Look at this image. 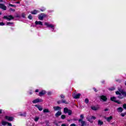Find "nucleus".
Here are the masks:
<instances>
[{"label": "nucleus", "instance_id": "9b49d317", "mask_svg": "<svg viewBox=\"0 0 126 126\" xmlns=\"http://www.w3.org/2000/svg\"><path fill=\"white\" fill-rule=\"evenodd\" d=\"M44 25L47 26V27H50L51 28H54L55 26L53 25L50 24L48 23L45 22Z\"/></svg>", "mask_w": 126, "mask_h": 126}, {"label": "nucleus", "instance_id": "5701e85b", "mask_svg": "<svg viewBox=\"0 0 126 126\" xmlns=\"http://www.w3.org/2000/svg\"><path fill=\"white\" fill-rule=\"evenodd\" d=\"M103 124H104V123L102 121H101V120H98V125H99V126H102Z\"/></svg>", "mask_w": 126, "mask_h": 126}, {"label": "nucleus", "instance_id": "412c9836", "mask_svg": "<svg viewBox=\"0 0 126 126\" xmlns=\"http://www.w3.org/2000/svg\"><path fill=\"white\" fill-rule=\"evenodd\" d=\"M38 12H39V11L34 10L33 11H32L31 12V13H32V14H37L38 13Z\"/></svg>", "mask_w": 126, "mask_h": 126}, {"label": "nucleus", "instance_id": "09e8293b", "mask_svg": "<svg viewBox=\"0 0 126 126\" xmlns=\"http://www.w3.org/2000/svg\"><path fill=\"white\" fill-rule=\"evenodd\" d=\"M1 112H2V110L1 109H0V114H1Z\"/></svg>", "mask_w": 126, "mask_h": 126}, {"label": "nucleus", "instance_id": "6e6552de", "mask_svg": "<svg viewBox=\"0 0 126 126\" xmlns=\"http://www.w3.org/2000/svg\"><path fill=\"white\" fill-rule=\"evenodd\" d=\"M3 18L4 19H7V20H12V19H13V17H12V16H11V15H9V16H4V17H3Z\"/></svg>", "mask_w": 126, "mask_h": 126}, {"label": "nucleus", "instance_id": "9d476101", "mask_svg": "<svg viewBox=\"0 0 126 126\" xmlns=\"http://www.w3.org/2000/svg\"><path fill=\"white\" fill-rule=\"evenodd\" d=\"M0 8L3 9V10H6L7 7L4 4L0 3Z\"/></svg>", "mask_w": 126, "mask_h": 126}, {"label": "nucleus", "instance_id": "3c124183", "mask_svg": "<svg viewBox=\"0 0 126 126\" xmlns=\"http://www.w3.org/2000/svg\"><path fill=\"white\" fill-rule=\"evenodd\" d=\"M0 2H2V0H0Z\"/></svg>", "mask_w": 126, "mask_h": 126}, {"label": "nucleus", "instance_id": "473e14b6", "mask_svg": "<svg viewBox=\"0 0 126 126\" xmlns=\"http://www.w3.org/2000/svg\"><path fill=\"white\" fill-rule=\"evenodd\" d=\"M9 5L10 6H12L13 7H16V6H15V5L11 4H9Z\"/></svg>", "mask_w": 126, "mask_h": 126}, {"label": "nucleus", "instance_id": "58836bf2", "mask_svg": "<svg viewBox=\"0 0 126 126\" xmlns=\"http://www.w3.org/2000/svg\"><path fill=\"white\" fill-rule=\"evenodd\" d=\"M70 126H76V125L74 124H72L70 125Z\"/></svg>", "mask_w": 126, "mask_h": 126}, {"label": "nucleus", "instance_id": "864d4df0", "mask_svg": "<svg viewBox=\"0 0 126 126\" xmlns=\"http://www.w3.org/2000/svg\"><path fill=\"white\" fill-rule=\"evenodd\" d=\"M57 103H58V104H60V101H58Z\"/></svg>", "mask_w": 126, "mask_h": 126}, {"label": "nucleus", "instance_id": "ea45409f", "mask_svg": "<svg viewBox=\"0 0 126 126\" xmlns=\"http://www.w3.org/2000/svg\"><path fill=\"white\" fill-rule=\"evenodd\" d=\"M25 15H26L25 14H22V16L24 18H25Z\"/></svg>", "mask_w": 126, "mask_h": 126}, {"label": "nucleus", "instance_id": "5fc2aeb1", "mask_svg": "<svg viewBox=\"0 0 126 126\" xmlns=\"http://www.w3.org/2000/svg\"><path fill=\"white\" fill-rule=\"evenodd\" d=\"M94 91L96 92V89H94Z\"/></svg>", "mask_w": 126, "mask_h": 126}, {"label": "nucleus", "instance_id": "393cba45", "mask_svg": "<svg viewBox=\"0 0 126 126\" xmlns=\"http://www.w3.org/2000/svg\"><path fill=\"white\" fill-rule=\"evenodd\" d=\"M43 113H50V110L48 109H45L43 110Z\"/></svg>", "mask_w": 126, "mask_h": 126}, {"label": "nucleus", "instance_id": "6e6d98bb", "mask_svg": "<svg viewBox=\"0 0 126 126\" xmlns=\"http://www.w3.org/2000/svg\"><path fill=\"white\" fill-rule=\"evenodd\" d=\"M17 3H19V2H17Z\"/></svg>", "mask_w": 126, "mask_h": 126}, {"label": "nucleus", "instance_id": "f8f14e48", "mask_svg": "<svg viewBox=\"0 0 126 126\" xmlns=\"http://www.w3.org/2000/svg\"><path fill=\"white\" fill-rule=\"evenodd\" d=\"M79 123H81L82 125L81 126H86V122L83 121L82 119H79Z\"/></svg>", "mask_w": 126, "mask_h": 126}, {"label": "nucleus", "instance_id": "4d7b16f0", "mask_svg": "<svg viewBox=\"0 0 126 126\" xmlns=\"http://www.w3.org/2000/svg\"><path fill=\"white\" fill-rule=\"evenodd\" d=\"M0 14H1V12H0Z\"/></svg>", "mask_w": 126, "mask_h": 126}, {"label": "nucleus", "instance_id": "7c9ffc66", "mask_svg": "<svg viewBox=\"0 0 126 126\" xmlns=\"http://www.w3.org/2000/svg\"><path fill=\"white\" fill-rule=\"evenodd\" d=\"M125 115H126V113H121V117H125Z\"/></svg>", "mask_w": 126, "mask_h": 126}, {"label": "nucleus", "instance_id": "20e7f679", "mask_svg": "<svg viewBox=\"0 0 126 126\" xmlns=\"http://www.w3.org/2000/svg\"><path fill=\"white\" fill-rule=\"evenodd\" d=\"M47 17V15L45 14H40L38 15V19L39 20H43L44 19V17Z\"/></svg>", "mask_w": 126, "mask_h": 126}, {"label": "nucleus", "instance_id": "a18cd8bd", "mask_svg": "<svg viewBox=\"0 0 126 126\" xmlns=\"http://www.w3.org/2000/svg\"><path fill=\"white\" fill-rule=\"evenodd\" d=\"M29 93H30V95H32V94H33V93H32V92H30Z\"/></svg>", "mask_w": 126, "mask_h": 126}, {"label": "nucleus", "instance_id": "bb28decb", "mask_svg": "<svg viewBox=\"0 0 126 126\" xmlns=\"http://www.w3.org/2000/svg\"><path fill=\"white\" fill-rule=\"evenodd\" d=\"M40 118L38 117H35L34 119V121H35V122H38V121H39V119Z\"/></svg>", "mask_w": 126, "mask_h": 126}, {"label": "nucleus", "instance_id": "f03ea898", "mask_svg": "<svg viewBox=\"0 0 126 126\" xmlns=\"http://www.w3.org/2000/svg\"><path fill=\"white\" fill-rule=\"evenodd\" d=\"M86 119L87 121H88V122H90V123H91V124H93V120H96V118L95 116L88 115V116H87Z\"/></svg>", "mask_w": 126, "mask_h": 126}, {"label": "nucleus", "instance_id": "37998d69", "mask_svg": "<svg viewBox=\"0 0 126 126\" xmlns=\"http://www.w3.org/2000/svg\"><path fill=\"white\" fill-rule=\"evenodd\" d=\"M10 10H11L12 11H15V10H14L12 8L10 9Z\"/></svg>", "mask_w": 126, "mask_h": 126}, {"label": "nucleus", "instance_id": "603ef678", "mask_svg": "<svg viewBox=\"0 0 126 126\" xmlns=\"http://www.w3.org/2000/svg\"><path fill=\"white\" fill-rule=\"evenodd\" d=\"M44 10H45V9L43 10H41V11H44Z\"/></svg>", "mask_w": 126, "mask_h": 126}, {"label": "nucleus", "instance_id": "8fccbe9b", "mask_svg": "<svg viewBox=\"0 0 126 126\" xmlns=\"http://www.w3.org/2000/svg\"><path fill=\"white\" fill-rule=\"evenodd\" d=\"M56 126H59V125L58 124H56Z\"/></svg>", "mask_w": 126, "mask_h": 126}, {"label": "nucleus", "instance_id": "a211bd4d", "mask_svg": "<svg viewBox=\"0 0 126 126\" xmlns=\"http://www.w3.org/2000/svg\"><path fill=\"white\" fill-rule=\"evenodd\" d=\"M46 94V91H42L41 92H39V96H43V95H45Z\"/></svg>", "mask_w": 126, "mask_h": 126}, {"label": "nucleus", "instance_id": "1a4fd4ad", "mask_svg": "<svg viewBox=\"0 0 126 126\" xmlns=\"http://www.w3.org/2000/svg\"><path fill=\"white\" fill-rule=\"evenodd\" d=\"M100 100H102L103 102H106L107 100H108V98H107V97L105 95H101L100 96Z\"/></svg>", "mask_w": 126, "mask_h": 126}, {"label": "nucleus", "instance_id": "2f4dec72", "mask_svg": "<svg viewBox=\"0 0 126 126\" xmlns=\"http://www.w3.org/2000/svg\"><path fill=\"white\" fill-rule=\"evenodd\" d=\"M28 18H29V19H31V20H32V15H29V16H28Z\"/></svg>", "mask_w": 126, "mask_h": 126}, {"label": "nucleus", "instance_id": "72a5a7b5", "mask_svg": "<svg viewBox=\"0 0 126 126\" xmlns=\"http://www.w3.org/2000/svg\"><path fill=\"white\" fill-rule=\"evenodd\" d=\"M62 103H64V104H67V102H66V101L65 100H62Z\"/></svg>", "mask_w": 126, "mask_h": 126}, {"label": "nucleus", "instance_id": "4be33fe9", "mask_svg": "<svg viewBox=\"0 0 126 126\" xmlns=\"http://www.w3.org/2000/svg\"><path fill=\"white\" fill-rule=\"evenodd\" d=\"M91 108L94 110V111H97V110H99V107H97L96 106H92Z\"/></svg>", "mask_w": 126, "mask_h": 126}, {"label": "nucleus", "instance_id": "dca6fc26", "mask_svg": "<svg viewBox=\"0 0 126 126\" xmlns=\"http://www.w3.org/2000/svg\"><path fill=\"white\" fill-rule=\"evenodd\" d=\"M53 109L54 111H60L62 109V108L60 107V106H54Z\"/></svg>", "mask_w": 126, "mask_h": 126}, {"label": "nucleus", "instance_id": "423d86ee", "mask_svg": "<svg viewBox=\"0 0 126 126\" xmlns=\"http://www.w3.org/2000/svg\"><path fill=\"white\" fill-rule=\"evenodd\" d=\"M110 99L111 101H113L115 103H117L118 104H121V101L116 100V97H115V96L111 97L110 98Z\"/></svg>", "mask_w": 126, "mask_h": 126}, {"label": "nucleus", "instance_id": "de8ad7c7", "mask_svg": "<svg viewBox=\"0 0 126 126\" xmlns=\"http://www.w3.org/2000/svg\"><path fill=\"white\" fill-rule=\"evenodd\" d=\"M35 92H39V90H38V89L36 90Z\"/></svg>", "mask_w": 126, "mask_h": 126}, {"label": "nucleus", "instance_id": "e433bc0d", "mask_svg": "<svg viewBox=\"0 0 126 126\" xmlns=\"http://www.w3.org/2000/svg\"><path fill=\"white\" fill-rule=\"evenodd\" d=\"M0 25L1 26H3V25H4V23H2V22L0 23Z\"/></svg>", "mask_w": 126, "mask_h": 126}, {"label": "nucleus", "instance_id": "a19ab883", "mask_svg": "<svg viewBox=\"0 0 126 126\" xmlns=\"http://www.w3.org/2000/svg\"><path fill=\"white\" fill-rule=\"evenodd\" d=\"M18 115L21 116L22 117L24 116L23 114H21V113H19Z\"/></svg>", "mask_w": 126, "mask_h": 126}, {"label": "nucleus", "instance_id": "0eeeda50", "mask_svg": "<svg viewBox=\"0 0 126 126\" xmlns=\"http://www.w3.org/2000/svg\"><path fill=\"white\" fill-rule=\"evenodd\" d=\"M1 124L3 126H12L11 123H9L8 122H6L4 121H2Z\"/></svg>", "mask_w": 126, "mask_h": 126}, {"label": "nucleus", "instance_id": "c9c22d12", "mask_svg": "<svg viewBox=\"0 0 126 126\" xmlns=\"http://www.w3.org/2000/svg\"><path fill=\"white\" fill-rule=\"evenodd\" d=\"M61 126H68L65 124H63L61 125Z\"/></svg>", "mask_w": 126, "mask_h": 126}, {"label": "nucleus", "instance_id": "4c0bfd02", "mask_svg": "<svg viewBox=\"0 0 126 126\" xmlns=\"http://www.w3.org/2000/svg\"><path fill=\"white\" fill-rule=\"evenodd\" d=\"M61 97L62 98V99H63V98H64V95H63V94H61Z\"/></svg>", "mask_w": 126, "mask_h": 126}, {"label": "nucleus", "instance_id": "79ce46f5", "mask_svg": "<svg viewBox=\"0 0 126 126\" xmlns=\"http://www.w3.org/2000/svg\"><path fill=\"white\" fill-rule=\"evenodd\" d=\"M9 24H13V23L9 22V23H7V25H8Z\"/></svg>", "mask_w": 126, "mask_h": 126}, {"label": "nucleus", "instance_id": "aec40b11", "mask_svg": "<svg viewBox=\"0 0 126 126\" xmlns=\"http://www.w3.org/2000/svg\"><path fill=\"white\" fill-rule=\"evenodd\" d=\"M123 111H124V109H123L122 107H118L117 108V112L118 113H122V112H123Z\"/></svg>", "mask_w": 126, "mask_h": 126}, {"label": "nucleus", "instance_id": "cd10ccee", "mask_svg": "<svg viewBox=\"0 0 126 126\" xmlns=\"http://www.w3.org/2000/svg\"><path fill=\"white\" fill-rule=\"evenodd\" d=\"M89 102V99H88V98H86L85 99V103H86V104H88Z\"/></svg>", "mask_w": 126, "mask_h": 126}, {"label": "nucleus", "instance_id": "f257e3e1", "mask_svg": "<svg viewBox=\"0 0 126 126\" xmlns=\"http://www.w3.org/2000/svg\"><path fill=\"white\" fill-rule=\"evenodd\" d=\"M116 95H119V98H120L121 99H122L123 97L121 95V94H122L123 95L126 96V92L123 91H119L116 92Z\"/></svg>", "mask_w": 126, "mask_h": 126}, {"label": "nucleus", "instance_id": "49530a36", "mask_svg": "<svg viewBox=\"0 0 126 126\" xmlns=\"http://www.w3.org/2000/svg\"><path fill=\"white\" fill-rule=\"evenodd\" d=\"M51 94H52V92H49L48 93V95H51Z\"/></svg>", "mask_w": 126, "mask_h": 126}, {"label": "nucleus", "instance_id": "b1692460", "mask_svg": "<svg viewBox=\"0 0 126 126\" xmlns=\"http://www.w3.org/2000/svg\"><path fill=\"white\" fill-rule=\"evenodd\" d=\"M69 111V109H67V108H64V114H66Z\"/></svg>", "mask_w": 126, "mask_h": 126}, {"label": "nucleus", "instance_id": "ddd939ff", "mask_svg": "<svg viewBox=\"0 0 126 126\" xmlns=\"http://www.w3.org/2000/svg\"><path fill=\"white\" fill-rule=\"evenodd\" d=\"M5 119L9 121V122H12L13 121V117H9V116H5Z\"/></svg>", "mask_w": 126, "mask_h": 126}, {"label": "nucleus", "instance_id": "2eb2a0df", "mask_svg": "<svg viewBox=\"0 0 126 126\" xmlns=\"http://www.w3.org/2000/svg\"><path fill=\"white\" fill-rule=\"evenodd\" d=\"M105 120H106L107 122H110L111 121H112V120H113V116H110L109 117H106L105 118Z\"/></svg>", "mask_w": 126, "mask_h": 126}, {"label": "nucleus", "instance_id": "c85d7f7f", "mask_svg": "<svg viewBox=\"0 0 126 126\" xmlns=\"http://www.w3.org/2000/svg\"><path fill=\"white\" fill-rule=\"evenodd\" d=\"M65 118V115H63L61 116V119H62L63 120H64Z\"/></svg>", "mask_w": 126, "mask_h": 126}, {"label": "nucleus", "instance_id": "c03bdc74", "mask_svg": "<svg viewBox=\"0 0 126 126\" xmlns=\"http://www.w3.org/2000/svg\"><path fill=\"white\" fill-rule=\"evenodd\" d=\"M104 111L106 112L107 111H109V109L108 108L104 109Z\"/></svg>", "mask_w": 126, "mask_h": 126}, {"label": "nucleus", "instance_id": "6ab92c4d", "mask_svg": "<svg viewBox=\"0 0 126 126\" xmlns=\"http://www.w3.org/2000/svg\"><path fill=\"white\" fill-rule=\"evenodd\" d=\"M35 25H41V26L43 25V23L41 21H35Z\"/></svg>", "mask_w": 126, "mask_h": 126}, {"label": "nucleus", "instance_id": "4468645a", "mask_svg": "<svg viewBox=\"0 0 126 126\" xmlns=\"http://www.w3.org/2000/svg\"><path fill=\"white\" fill-rule=\"evenodd\" d=\"M34 107H36V108H37L39 111H42L43 110V107L40 105L36 104V105H34Z\"/></svg>", "mask_w": 126, "mask_h": 126}, {"label": "nucleus", "instance_id": "f704fd0d", "mask_svg": "<svg viewBox=\"0 0 126 126\" xmlns=\"http://www.w3.org/2000/svg\"><path fill=\"white\" fill-rule=\"evenodd\" d=\"M123 108L124 109H125V110H126V104L123 105Z\"/></svg>", "mask_w": 126, "mask_h": 126}, {"label": "nucleus", "instance_id": "a878e982", "mask_svg": "<svg viewBox=\"0 0 126 126\" xmlns=\"http://www.w3.org/2000/svg\"><path fill=\"white\" fill-rule=\"evenodd\" d=\"M67 113H68V114L69 115V116H70V115L72 114V111L71 110H68V112Z\"/></svg>", "mask_w": 126, "mask_h": 126}, {"label": "nucleus", "instance_id": "7ed1b4c3", "mask_svg": "<svg viewBox=\"0 0 126 126\" xmlns=\"http://www.w3.org/2000/svg\"><path fill=\"white\" fill-rule=\"evenodd\" d=\"M41 102H43V99H39V98H36V99L32 100V101L33 104H37V103H40Z\"/></svg>", "mask_w": 126, "mask_h": 126}, {"label": "nucleus", "instance_id": "f3484780", "mask_svg": "<svg viewBox=\"0 0 126 126\" xmlns=\"http://www.w3.org/2000/svg\"><path fill=\"white\" fill-rule=\"evenodd\" d=\"M62 115V112L61 111H58L55 114V117L56 118H59L60 116Z\"/></svg>", "mask_w": 126, "mask_h": 126}, {"label": "nucleus", "instance_id": "c756f323", "mask_svg": "<svg viewBox=\"0 0 126 126\" xmlns=\"http://www.w3.org/2000/svg\"><path fill=\"white\" fill-rule=\"evenodd\" d=\"M80 118H81V120H83V119H84V115H83V114H81L80 115Z\"/></svg>", "mask_w": 126, "mask_h": 126}, {"label": "nucleus", "instance_id": "39448f33", "mask_svg": "<svg viewBox=\"0 0 126 126\" xmlns=\"http://www.w3.org/2000/svg\"><path fill=\"white\" fill-rule=\"evenodd\" d=\"M80 96H81V94H72V97L74 98V99H79L80 98Z\"/></svg>", "mask_w": 126, "mask_h": 126}]
</instances>
